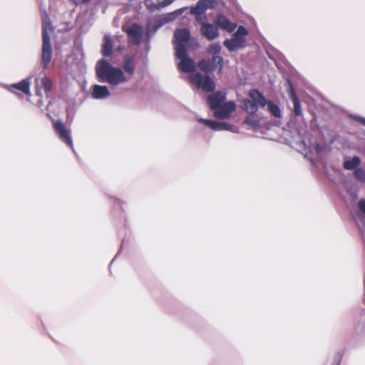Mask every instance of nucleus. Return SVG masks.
Listing matches in <instances>:
<instances>
[{
  "mask_svg": "<svg viewBox=\"0 0 365 365\" xmlns=\"http://www.w3.org/2000/svg\"><path fill=\"white\" fill-rule=\"evenodd\" d=\"M215 5V0H199L195 6L190 9V14L195 16V20L201 25L202 34L209 41L217 38L220 33L215 24L206 22L207 18L204 14L208 9L214 8Z\"/></svg>",
  "mask_w": 365,
  "mask_h": 365,
  "instance_id": "f257e3e1",
  "label": "nucleus"
},
{
  "mask_svg": "<svg viewBox=\"0 0 365 365\" xmlns=\"http://www.w3.org/2000/svg\"><path fill=\"white\" fill-rule=\"evenodd\" d=\"M187 9H188L187 7H182L175 10L173 12L169 13L166 16L161 18L158 21V24H154L152 21H149L145 29L138 26V48L144 47L146 51H148L150 48L149 41L156 32V31L164 24L175 20Z\"/></svg>",
  "mask_w": 365,
  "mask_h": 365,
  "instance_id": "f03ea898",
  "label": "nucleus"
},
{
  "mask_svg": "<svg viewBox=\"0 0 365 365\" xmlns=\"http://www.w3.org/2000/svg\"><path fill=\"white\" fill-rule=\"evenodd\" d=\"M96 74L101 82L117 86L127 81L120 68L113 66L106 60L101 59L96 65Z\"/></svg>",
  "mask_w": 365,
  "mask_h": 365,
  "instance_id": "7ed1b4c3",
  "label": "nucleus"
},
{
  "mask_svg": "<svg viewBox=\"0 0 365 365\" xmlns=\"http://www.w3.org/2000/svg\"><path fill=\"white\" fill-rule=\"evenodd\" d=\"M225 93L220 91L209 95L207 98V104L214 110V116L217 118H229L231 113L236 109L234 101L225 102Z\"/></svg>",
  "mask_w": 365,
  "mask_h": 365,
  "instance_id": "20e7f679",
  "label": "nucleus"
},
{
  "mask_svg": "<svg viewBox=\"0 0 365 365\" xmlns=\"http://www.w3.org/2000/svg\"><path fill=\"white\" fill-rule=\"evenodd\" d=\"M248 98L241 100V107L250 114H255L258 111L259 108H264L267 101L264 96L257 90L250 91Z\"/></svg>",
  "mask_w": 365,
  "mask_h": 365,
  "instance_id": "39448f33",
  "label": "nucleus"
},
{
  "mask_svg": "<svg viewBox=\"0 0 365 365\" xmlns=\"http://www.w3.org/2000/svg\"><path fill=\"white\" fill-rule=\"evenodd\" d=\"M248 34V30L245 27L240 26L234 34L233 38L225 40L223 44L230 51H237L245 47L246 37Z\"/></svg>",
  "mask_w": 365,
  "mask_h": 365,
  "instance_id": "423d86ee",
  "label": "nucleus"
},
{
  "mask_svg": "<svg viewBox=\"0 0 365 365\" xmlns=\"http://www.w3.org/2000/svg\"><path fill=\"white\" fill-rule=\"evenodd\" d=\"M47 29V26H44L42 30V50L41 55V61L42 67L44 69H47L49 68V65L52 58L51 43Z\"/></svg>",
  "mask_w": 365,
  "mask_h": 365,
  "instance_id": "0eeeda50",
  "label": "nucleus"
},
{
  "mask_svg": "<svg viewBox=\"0 0 365 365\" xmlns=\"http://www.w3.org/2000/svg\"><path fill=\"white\" fill-rule=\"evenodd\" d=\"M190 81L197 89L201 88L205 93L210 92L215 88V82L209 76H203L200 73L191 75Z\"/></svg>",
  "mask_w": 365,
  "mask_h": 365,
  "instance_id": "6e6552de",
  "label": "nucleus"
},
{
  "mask_svg": "<svg viewBox=\"0 0 365 365\" xmlns=\"http://www.w3.org/2000/svg\"><path fill=\"white\" fill-rule=\"evenodd\" d=\"M190 33L186 29H179L174 34V48L175 53H181V51H187Z\"/></svg>",
  "mask_w": 365,
  "mask_h": 365,
  "instance_id": "1a4fd4ad",
  "label": "nucleus"
},
{
  "mask_svg": "<svg viewBox=\"0 0 365 365\" xmlns=\"http://www.w3.org/2000/svg\"><path fill=\"white\" fill-rule=\"evenodd\" d=\"M175 56L180 60L178 67V69L184 73H191L195 68V63L190 58L187 57V51H181V53H175Z\"/></svg>",
  "mask_w": 365,
  "mask_h": 365,
  "instance_id": "9d476101",
  "label": "nucleus"
},
{
  "mask_svg": "<svg viewBox=\"0 0 365 365\" xmlns=\"http://www.w3.org/2000/svg\"><path fill=\"white\" fill-rule=\"evenodd\" d=\"M52 125L61 140L70 148H73V141L70 135V132L66 129L64 123L60 120H53Z\"/></svg>",
  "mask_w": 365,
  "mask_h": 365,
  "instance_id": "9b49d317",
  "label": "nucleus"
},
{
  "mask_svg": "<svg viewBox=\"0 0 365 365\" xmlns=\"http://www.w3.org/2000/svg\"><path fill=\"white\" fill-rule=\"evenodd\" d=\"M197 121L213 130H230L233 133L236 132V128L234 126L225 122H217L205 118H199Z\"/></svg>",
  "mask_w": 365,
  "mask_h": 365,
  "instance_id": "f8f14e48",
  "label": "nucleus"
},
{
  "mask_svg": "<svg viewBox=\"0 0 365 365\" xmlns=\"http://www.w3.org/2000/svg\"><path fill=\"white\" fill-rule=\"evenodd\" d=\"M37 89L36 93L38 96H41V89H43L45 93L51 92L53 89V81L47 76H44L39 79L36 80Z\"/></svg>",
  "mask_w": 365,
  "mask_h": 365,
  "instance_id": "ddd939ff",
  "label": "nucleus"
},
{
  "mask_svg": "<svg viewBox=\"0 0 365 365\" xmlns=\"http://www.w3.org/2000/svg\"><path fill=\"white\" fill-rule=\"evenodd\" d=\"M122 30L127 34L128 41L137 45V23L127 21L123 25Z\"/></svg>",
  "mask_w": 365,
  "mask_h": 365,
  "instance_id": "4468645a",
  "label": "nucleus"
},
{
  "mask_svg": "<svg viewBox=\"0 0 365 365\" xmlns=\"http://www.w3.org/2000/svg\"><path fill=\"white\" fill-rule=\"evenodd\" d=\"M217 26L227 31L229 33L233 32L237 28L235 23L231 22L227 18L222 14L217 16L215 20Z\"/></svg>",
  "mask_w": 365,
  "mask_h": 365,
  "instance_id": "2eb2a0df",
  "label": "nucleus"
},
{
  "mask_svg": "<svg viewBox=\"0 0 365 365\" xmlns=\"http://www.w3.org/2000/svg\"><path fill=\"white\" fill-rule=\"evenodd\" d=\"M145 6L150 11L160 10L169 6L173 2V0H143Z\"/></svg>",
  "mask_w": 365,
  "mask_h": 365,
  "instance_id": "dca6fc26",
  "label": "nucleus"
},
{
  "mask_svg": "<svg viewBox=\"0 0 365 365\" xmlns=\"http://www.w3.org/2000/svg\"><path fill=\"white\" fill-rule=\"evenodd\" d=\"M289 89H288V95L290 99L292 100L294 104V113L297 116L301 115L302 114V110L301 106V103L298 99L296 93L294 91V87L292 85L291 82H288Z\"/></svg>",
  "mask_w": 365,
  "mask_h": 365,
  "instance_id": "f3484780",
  "label": "nucleus"
},
{
  "mask_svg": "<svg viewBox=\"0 0 365 365\" xmlns=\"http://www.w3.org/2000/svg\"><path fill=\"white\" fill-rule=\"evenodd\" d=\"M14 89L20 91L26 95L30 94V81L29 78L23 79L20 82L17 83L11 84L9 90L13 93H15Z\"/></svg>",
  "mask_w": 365,
  "mask_h": 365,
  "instance_id": "a211bd4d",
  "label": "nucleus"
},
{
  "mask_svg": "<svg viewBox=\"0 0 365 365\" xmlns=\"http://www.w3.org/2000/svg\"><path fill=\"white\" fill-rule=\"evenodd\" d=\"M110 96V91L107 86L94 85L93 87L92 96L96 99H103Z\"/></svg>",
  "mask_w": 365,
  "mask_h": 365,
  "instance_id": "6ab92c4d",
  "label": "nucleus"
},
{
  "mask_svg": "<svg viewBox=\"0 0 365 365\" xmlns=\"http://www.w3.org/2000/svg\"><path fill=\"white\" fill-rule=\"evenodd\" d=\"M135 67V55L126 56L124 59L123 68L129 74H133Z\"/></svg>",
  "mask_w": 365,
  "mask_h": 365,
  "instance_id": "aec40b11",
  "label": "nucleus"
},
{
  "mask_svg": "<svg viewBox=\"0 0 365 365\" xmlns=\"http://www.w3.org/2000/svg\"><path fill=\"white\" fill-rule=\"evenodd\" d=\"M113 51V42L108 36H104L103 43L102 45L101 53L104 56H109L111 55Z\"/></svg>",
  "mask_w": 365,
  "mask_h": 365,
  "instance_id": "412c9836",
  "label": "nucleus"
},
{
  "mask_svg": "<svg viewBox=\"0 0 365 365\" xmlns=\"http://www.w3.org/2000/svg\"><path fill=\"white\" fill-rule=\"evenodd\" d=\"M361 164V159L358 156H354L351 159L346 160L344 162L343 166L345 170H352L359 168Z\"/></svg>",
  "mask_w": 365,
  "mask_h": 365,
  "instance_id": "4be33fe9",
  "label": "nucleus"
},
{
  "mask_svg": "<svg viewBox=\"0 0 365 365\" xmlns=\"http://www.w3.org/2000/svg\"><path fill=\"white\" fill-rule=\"evenodd\" d=\"M267 110L270 113V114L274 116V118H281L282 116V111L278 105L276 103L268 101L266 105Z\"/></svg>",
  "mask_w": 365,
  "mask_h": 365,
  "instance_id": "5701e85b",
  "label": "nucleus"
},
{
  "mask_svg": "<svg viewBox=\"0 0 365 365\" xmlns=\"http://www.w3.org/2000/svg\"><path fill=\"white\" fill-rule=\"evenodd\" d=\"M354 178L361 182H365V171L362 168H356L354 172Z\"/></svg>",
  "mask_w": 365,
  "mask_h": 365,
  "instance_id": "b1692460",
  "label": "nucleus"
},
{
  "mask_svg": "<svg viewBox=\"0 0 365 365\" xmlns=\"http://www.w3.org/2000/svg\"><path fill=\"white\" fill-rule=\"evenodd\" d=\"M213 67L220 66V68L222 69L223 65V58L220 56H215L212 58V62Z\"/></svg>",
  "mask_w": 365,
  "mask_h": 365,
  "instance_id": "393cba45",
  "label": "nucleus"
},
{
  "mask_svg": "<svg viewBox=\"0 0 365 365\" xmlns=\"http://www.w3.org/2000/svg\"><path fill=\"white\" fill-rule=\"evenodd\" d=\"M198 66L202 71L206 73L210 71V63L205 60L199 61Z\"/></svg>",
  "mask_w": 365,
  "mask_h": 365,
  "instance_id": "a878e982",
  "label": "nucleus"
},
{
  "mask_svg": "<svg viewBox=\"0 0 365 365\" xmlns=\"http://www.w3.org/2000/svg\"><path fill=\"white\" fill-rule=\"evenodd\" d=\"M221 49L222 47L219 43H213L209 47L208 51L210 53L217 54L220 52Z\"/></svg>",
  "mask_w": 365,
  "mask_h": 365,
  "instance_id": "bb28decb",
  "label": "nucleus"
},
{
  "mask_svg": "<svg viewBox=\"0 0 365 365\" xmlns=\"http://www.w3.org/2000/svg\"><path fill=\"white\" fill-rule=\"evenodd\" d=\"M245 123H247V124H250L253 128H257V127H258L259 125V121L257 120L252 118H247L245 120Z\"/></svg>",
  "mask_w": 365,
  "mask_h": 365,
  "instance_id": "cd10ccee",
  "label": "nucleus"
},
{
  "mask_svg": "<svg viewBox=\"0 0 365 365\" xmlns=\"http://www.w3.org/2000/svg\"><path fill=\"white\" fill-rule=\"evenodd\" d=\"M359 210L365 215V199H361L358 203Z\"/></svg>",
  "mask_w": 365,
  "mask_h": 365,
  "instance_id": "c85d7f7f",
  "label": "nucleus"
},
{
  "mask_svg": "<svg viewBox=\"0 0 365 365\" xmlns=\"http://www.w3.org/2000/svg\"><path fill=\"white\" fill-rule=\"evenodd\" d=\"M353 118L356 121L359 122L360 123H361L362 125H365V118L359 115H355L353 116Z\"/></svg>",
  "mask_w": 365,
  "mask_h": 365,
  "instance_id": "c756f323",
  "label": "nucleus"
},
{
  "mask_svg": "<svg viewBox=\"0 0 365 365\" xmlns=\"http://www.w3.org/2000/svg\"><path fill=\"white\" fill-rule=\"evenodd\" d=\"M316 150H317V152H319L320 150V149H319L318 145L316 147Z\"/></svg>",
  "mask_w": 365,
  "mask_h": 365,
  "instance_id": "7c9ffc66",
  "label": "nucleus"
}]
</instances>
